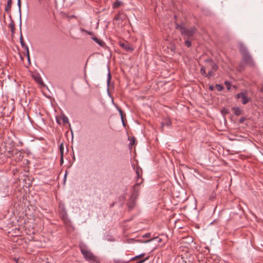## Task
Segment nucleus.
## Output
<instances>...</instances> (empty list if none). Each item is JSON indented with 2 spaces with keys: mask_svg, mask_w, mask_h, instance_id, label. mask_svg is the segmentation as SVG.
<instances>
[{
  "mask_svg": "<svg viewBox=\"0 0 263 263\" xmlns=\"http://www.w3.org/2000/svg\"><path fill=\"white\" fill-rule=\"evenodd\" d=\"M80 248L81 253L87 261L91 263H99L97 257L92 254L84 243H81Z\"/></svg>",
  "mask_w": 263,
  "mask_h": 263,
  "instance_id": "2",
  "label": "nucleus"
},
{
  "mask_svg": "<svg viewBox=\"0 0 263 263\" xmlns=\"http://www.w3.org/2000/svg\"><path fill=\"white\" fill-rule=\"evenodd\" d=\"M170 124H171V122L169 121L166 122V123H165V124L163 123L162 125H167V126H169V125H170Z\"/></svg>",
  "mask_w": 263,
  "mask_h": 263,
  "instance_id": "31",
  "label": "nucleus"
},
{
  "mask_svg": "<svg viewBox=\"0 0 263 263\" xmlns=\"http://www.w3.org/2000/svg\"><path fill=\"white\" fill-rule=\"evenodd\" d=\"M135 139L134 138H133L132 142H130V144L134 145L135 144Z\"/></svg>",
  "mask_w": 263,
  "mask_h": 263,
  "instance_id": "32",
  "label": "nucleus"
},
{
  "mask_svg": "<svg viewBox=\"0 0 263 263\" xmlns=\"http://www.w3.org/2000/svg\"><path fill=\"white\" fill-rule=\"evenodd\" d=\"M216 197V194L213 192L209 197V199L211 200H213Z\"/></svg>",
  "mask_w": 263,
  "mask_h": 263,
  "instance_id": "23",
  "label": "nucleus"
},
{
  "mask_svg": "<svg viewBox=\"0 0 263 263\" xmlns=\"http://www.w3.org/2000/svg\"><path fill=\"white\" fill-rule=\"evenodd\" d=\"M64 141L62 142L60 145V151L61 154L60 163L62 164L64 163Z\"/></svg>",
  "mask_w": 263,
  "mask_h": 263,
  "instance_id": "9",
  "label": "nucleus"
},
{
  "mask_svg": "<svg viewBox=\"0 0 263 263\" xmlns=\"http://www.w3.org/2000/svg\"><path fill=\"white\" fill-rule=\"evenodd\" d=\"M145 253H142L139 255H137V256L132 258L130 260H135L138 258H142V257H144L145 256Z\"/></svg>",
  "mask_w": 263,
  "mask_h": 263,
  "instance_id": "18",
  "label": "nucleus"
},
{
  "mask_svg": "<svg viewBox=\"0 0 263 263\" xmlns=\"http://www.w3.org/2000/svg\"><path fill=\"white\" fill-rule=\"evenodd\" d=\"M216 88L217 89V90L219 91H221L223 87L222 85H220V84H216Z\"/></svg>",
  "mask_w": 263,
  "mask_h": 263,
  "instance_id": "20",
  "label": "nucleus"
},
{
  "mask_svg": "<svg viewBox=\"0 0 263 263\" xmlns=\"http://www.w3.org/2000/svg\"><path fill=\"white\" fill-rule=\"evenodd\" d=\"M122 4V2L119 1H116L112 4V7L114 9L119 7Z\"/></svg>",
  "mask_w": 263,
  "mask_h": 263,
  "instance_id": "16",
  "label": "nucleus"
},
{
  "mask_svg": "<svg viewBox=\"0 0 263 263\" xmlns=\"http://www.w3.org/2000/svg\"><path fill=\"white\" fill-rule=\"evenodd\" d=\"M92 39L97 43H98L100 46H103L105 44L104 42L103 41L98 39L96 37H92Z\"/></svg>",
  "mask_w": 263,
  "mask_h": 263,
  "instance_id": "14",
  "label": "nucleus"
},
{
  "mask_svg": "<svg viewBox=\"0 0 263 263\" xmlns=\"http://www.w3.org/2000/svg\"><path fill=\"white\" fill-rule=\"evenodd\" d=\"M175 28L180 31L182 35L184 37H186L187 38L192 36L196 32V29L195 27H193L187 29L185 28V25L183 23L181 24L176 23L175 25Z\"/></svg>",
  "mask_w": 263,
  "mask_h": 263,
  "instance_id": "4",
  "label": "nucleus"
},
{
  "mask_svg": "<svg viewBox=\"0 0 263 263\" xmlns=\"http://www.w3.org/2000/svg\"><path fill=\"white\" fill-rule=\"evenodd\" d=\"M151 240H152V239H151V240H147V241H146L145 242H149V241H151Z\"/></svg>",
  "mask_w": 263,
  "mask_h": 263,
  "instance_id": "39",
  "label": "nucleus"
},
{
  "mask_svg": "<svg viewBox=\"0 0 263 263\" xmlns=\"http://www.w3.org/2000/svg\"><path fill=\"white\" fill-rule=\"evenodd\" d=\"M12 5V0H8L7 4L5 7V11L8 13H10Z\"/></svg>",
  "mask_w": 263,
  "mask_h": 263,
  "instance_id": "12",
  "label": "nucleus"
},
{
  "mask_svg": "<svg viewBox=\"0 0 263 263\" xmlns=\"http://www.w3.org/2000/svg\"><path fill=\"white\" fill-rule=\"evenodd\" d=\"M34 80L39 84L42 83V80L41 78L38 76L35 77L34 76Z\"/></svg>",
  "mask_w": 263,
  "mask_h": 263,
  "instance_id": "19",
  "label": "nucleus"
},
{
  "mask_svg": "<svg viewBox=\"0 0 263 263\" xmlns=\"http://www.w3.org/2000/svg\"><path fill=\"white\" fill-rule=\"evenodd\" d=\"M11 27V31L12 32H14V25L12 23L10 24V25Z\"/></svg>",
  "mask_w": 263,
  "mask_h": 263,
  "instance_id": "29",
  "label": "nucleus"
},
{
  "mask_svg": "<svg viewBox=\"0 0 263 263\" xmlns=\"http://www.w3.org/2000/svg\"><path fill=\"white\" fill-rule=\"evenodd\" d=\"M204 63V66L208 71V74H206V77L208 78H210L215 75V73L217 70L218 67L211 59L205 60Z\"/></svg>",
  "mask_w": 263,
  "mask_h": 263,
  "instance_id": "3",
  "label": "nucleus"
},
{
  "mask_svg": "<svg viewBox=\"0 0 263 263\" xmlns=\"http://www.w3.org/2000/svg\"><path fill=\"white\" fill-rule=\"evenodd\" d=\"M20 43L21 44L22 48H23L25 51L29 50V48H28L27 45L25 43V42L24 41V39H23V36L22 34L20 36Z\"/></svg>",
  "mask_w": 263,
  "mask_h": 263,
  "instance_id": "13",
  "label": "nucleus"
},
{
  "mask_svg": "<svg viewBox=\"0 0 263 263\" xmlns=\"http://www.w3.org/2000/svg\"><path fill=\"white\" fill-rule=\"evenodd\" d=\"M125 17V15L123 13H118L116 14L114 19L117 21H123Z\"/></svg>",
  "mask_w": 263,
  "mask_h": 263,
  "instance_id": "11",
  "label": "nucleus"
},
{
  "mask_svg": "<svg viewBox=\"0 0 263 263\" xmlns=\"http://www.w3.org/2000/svg\"><path fill=\"white\" fill-rule=\"evenodd\" d=\"M56 120L58 124L64 125L66 123V116L63 115L62 117H57Z\"/></svg>",
  "mask_w": 263,
  "mask_h": 263,
  "instance_id": "10",
  "label": "nucleus"
},
{
  "mask_svg": "<svg viewBox=\"0 0 263 263\" xmlns=\"http://www.w3.org/2000/svg\"><path fill=\"white\" fill-rule=\"evenodd\" d=\"M244 121V119L243 118H241L239 120V122L240 123H242L243 121Z\"/></svg>",
  "mask_w": 263,
  "mask_h": 263,
  "instance_id": "36",
  "label": "nucleus"
},
{
  "mask_svg": "<svg viewBox=\"0 0 263 263\" xmlns=\"http://www.w3.org/2000/svg\"><path fill=\"white\" fill-rule=\"evenodd\" d=\"M233 110L236 116H239L241 114L242 110L239 107H234L233 108Z\"/></svg>",
  "mask_w": 263,
  "mask_h": 263,
  "instance_id": "15",
  "label": "nucleus"
},
{
  "mask_svg": "<svg viewBox=\"0 0 263 263\" xmlns=\"http://www.w3.org/2000/svg\"><path fill=\"white\" fill-rule=\"evenodd\" d=\"M120 114L121 117V119H122V120L123 124V125H125V123L124 122L123 119L122 112V111L121 110H120Z\"/></svg>",
  "mask_w": 263,
  "mask_h": 263,
  "instance_id": "28",
  "label": "nucleus"
},
{
  "mask_svg": "<svg viewBox=\"0 0 263 263\" xmlns=\"http://www.w3.org/2000/svg\"><path fill=\"white\" fill-rule=\"evenodd\" d=\"M26 51V55H27V57L28 61L29 63H30V55H29V51L27 50V51Z\"/></svg>",
  "mask_w": 263,
  "mask_h": 263,
  "instance_id": "26",
  "label": "nucleus"
},
{
  "mask_svg": "<svg viewBox=\"0 0 263 263\" xmlns=\"http://www.w3.org/2000/svg\"><path fill=\"white\" fill-rule=\"evenodd\" d=\"M71 88H72V89H73V85H72V86H71Z\"/></svg>",
  "mask_w": 263,
  "mask_h": 263,
  "instance_id": "40",
  "label": "nucleus"
},
{
  "mask_svg": "<svg viewBox=\"0 0 263 263\" xmlns=\"http://www.w3.org/2000/svg\"><path fill=\"white\" fill-rule=\"evenodd\" d=\"M224 84H225L226 86H227V88L228 90L231 89V83L229 82L226 81H225Z\"/></svg>",
  "mask_w": 263,
  "mask_h": 263,
  "instance_id": "22",
  "label": "nucleus"
},
{
  "mask_svg": "<svg viewBox=\"0 0 263 263\" xmlns=\"http://www.w3.org/2000/svg\"><path fill=\"white\" fill-rule=\"evenodd\" d=\"M59 209H60V214L61 216V218H62L64 222H65V216H66V212L64 210V204H62V203H59Z\"/></svg>",
  "mask_w": 263,
  "mask_h": 263,
  "instance_id": "8",
  "label": "nucleus"
},
{
  "mask_svg": "<svg viewBox=\"0 0 263 263\" xmlns=\"http://www.w3.org/2000/svg\"><path fill=\"white\" fill-rule=\"evenodd\" d=\"M110 80H111V74H110V73L109 72L107 74V84H108V85L109 84Z\"/></svg>",
  "mask_w": 263,
  "mask_h": 263,
  "instance_id": "25",
  "label": "nucleus"
},
{
  "mask_svg": "<svg viewBox=\"0 0 263 263\" xmlns=\"http://www.w3.org/2000/svg\"><path fill=\"white\" fill-rule=\"evenodd\" d=\"M149 258V256H147L146 257H145V258L143 259H141L139 261H138L136 263H143L146 260H148Z\"/></svg>",
  "mask_w": 263,
  "mask_h": 263,
  "instance_id": "21",
  "label": "nucleus"
},
{
  "mask_svg": "<svg viewBox=\"0 0 263 263\" xmlns=\"http://www.w3.org/2000/svg\"><path fill=\"white\" fill-rule=\"evenodd\" d=\"M120 45L123 49H124L127 51H133L134 50V48L130 45L129 43L127 42H124L120 43Z\"/></svg>",
  "mask_w": 263,
  "mask_h": 263,
  "instance_id": "7",
  "label": "nucleus"
},
{
  "mask_svg": "<svg viewBox=\"0 0 263 263\" xmlns=\"http://www.w3.org/2000/svg\"><path fill=\"white\" fill-rule=\"evenodd\" d=\"M236 98L237 99L240 98L243 104H246L250 101V98L247 96V92L246 91L241 92L237 94Z\"/></svg>",
  "mask_w": 263,
  "mask_h": 263,
  "instance_id": "6",
  "label": "nucleus"
},
{
  "mask_svg": "<svg viewBox=\"0 0 263 263\" xmlns=\"http://www.w3.org/2000/svg\"><path fill=\"white\" fill-rule=\"evenodd\" d=\"M206 71H207V70H206V69L205 68V66H202V67L201 68V69H200V72L202 73V74L204 75L205 77H206V74H208L206 73Z\"/></svg>",
  "mask_w": 263,
  "mask_h": 263,
  "instance_id": "17",
  "label": "nucleus"
},
{
  "mask_svg": "<svg viewBox=\"0 0 263 263\" xmlns=\"http://www.w3.org/2000/svg\"><path fill=\"white\" fill-rule=\"evenodd\" d=\"M88 33L89 34H92V33H91V32H88Z\"/></svg>",
  "mask_w": 263,
  "mask_h": 263,
  "instance_id": "38",
  "label": "nucleus"
},
{
  "mask_svg": "<svg viewBox=\"0 0 263 263\" xmlns=\"http://www.w3.org/2000/svg\"><path fill=\"white\" fill-rule=\"evenodd\" d=\"M134 170H135V172L136 174V177L135 178V181L136 183L134 185V192L132 195V197H134L135 198H136L138 197L139 195V189H138V186L142 184L143 181V179L142 177V168L139 166H137L136 167H134Z\"/></svg>",
  "mask_w": 263,
  "mask_h": 263,
  "instance_id": "1",
  "label": "nucleus"
},
{
  "mask_svg": "<svg viewBox=\"0 0 263 263\" xmlns=\"http://www.w3.org/2000/svg\"><path fill=\"white\" fill-rule=\"evenodd\" d=\"M17 5L18 7L19 11L21 13V0H17Z\"/></svg>",
  "mask_w": 263,
  "mask_h": 263,
  "instance_id": "27",
  "label": "nucleus"
},
{
  "mask_svg": "<svg viewBox=\"0 0 263 263\" xmlns=\"http://www.w3.org/2000/svg\"><path fill=\"white\" fill-rule=\"evenodd\" d=\"M185 45L187 47H189L191 46V43L189 40H186L184 42Z\"/></svg>",
  "mask_w": 263,
  "mask_h": 263,
  "instance_id": "24",
  "label": "nucleus"
},
{
  "mask_svg": "<svg viewBox=\"0 0 263 263\" xmlns=\"http://www.w3.org/2000/svg\"><path fill=\"white\" fill-rule=\"evenodd\" d=\"M239 50L242 55V61L250 67H254L255 66V62L247 48L243 45H240Z\"/></svg>",
  "mask_w": 263,
  "mask_h": 263,
  "instance_id": "5",
  "label": "nucleus"
},
{
  "mask_svg": "<svg viewBox=\"0 0 263 263\" xmlns=\"http://www.w3.org/2000/svg\"><path fill=\"white\" fill-rule=\"evenodd\" d=\"M150 236V233H147L144 235V237H148Z\"/></svg>",
  "mask_w": 263,
  "mask_h": 263,
  "instance_id": "33",
  "label": "nucleus"
},
{
  "mask_svg": "<svg viewBox=\"0 0 263 263\" xmlns=\"http://www.w3.org/2000/svg\"><path fill=\"white\" fill-rule=\"evenodd\" d=\"M128 206L129 208H133L134 206V203H133L132 204H130L129 203H128Z\"/></svg>",
  "mask_w": 263,
  "mask_h": 263,
  "instance_id": "30",
  "label": "nucleus"
},
{
  "mask_svg": "<svg viewBox=\"0 0 263 263\" xmlns=\"http://www.w3.org/2000/svg\"><path fill=\"white\" fill-rule=\"evenodd\" d=\"M209 88L210 90H212L214 89V87L212 86H210Z\"/></svg>",
  "mask_w": 263,
  "mask_h": 263,
  "instance_id": "37",
  "label": "nucleus"
},
{
  "mask_svg": "<svg viewBox=\"0 0 263 263\" xmlns=\"http://www.w3.org/2000/svg\"><path fill=\"white\" fill-rule=\"evenodd\" d=\"M65 181H66V172L65 173L64 176V182H65Z\"/></svg>",
  "mask_w": 263,
  "mask_h": 263,
  "instance_id": "34",
  "label": "nucleus"
},
{
  "mask_svg": "<svg viewBox=\"0 0 263 263\" xmlns=\"http://www.w3.org/2000/svg\"><path fill=\"white\" fill-rule=\"evenodd\" d=\"M66 122H67V123H68V119H67Z\"/></svg>",
  "mask_w": 263,
  "mask_h": 263,
  "instance_id": "41",
  "label": "nucleus"
},
{
  "mask_svg": "<svg viewBox=\"0 0 263 263\" xmlns=\"http://www.w3.org/2000/svg\"><path fill=\"white\" fill-rule=\"evenodd\" d=\"M75 16L74 15H70V16H68L67 15V18H72V17H74Z\"/></svg>",
  "mask_w": 263,
  "mask_h": 263,
  "instance_id": "35",
  "label": "nucleus"
}]
</instances>
